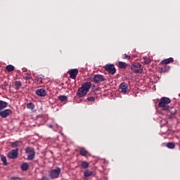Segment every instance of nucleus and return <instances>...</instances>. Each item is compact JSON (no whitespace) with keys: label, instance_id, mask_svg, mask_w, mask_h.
<instances>
[{"label":"nucleus","instance_id":"c9c22d12","mask_svg":"<svg viewBox=\"0 0 180 180\" xmlns=\"http://www.w3.org/2000/svg\"><path fill=\"white\" fill-rule=\"evenodd\" d=\"M4 86H8V82H4Z\"/></svg>","mask_w":180,"mask_h":180},{"label":"nucleus","instance_id":"9d476101","mask_svg":"<svg viewBox=\"0 0 180 180\" xmlns=\"http://www.w3.org/2000/svg\"><path fill=\"white\" fill-rule=\"evenodd\" d=\"M120 92L124 94V95H126V94H127V92H129L127 84H126L124 82L121 83L120 84Z\"/></svg>","mask_w":180,"mask_h":180},{"label":"nucleus","instance_id":"20e7f679","mask_svg":"<svg viewBox=\"0 0 180 180\" xmlns=\"http://www.w3.org/2000/svg\"><path fill=\"white\" fill-rule=\"evenodd\" d=\"M25 154H29L27 160V161H32L34 160V158L36 157V151H34V148L32 147H27L25 148Z\"/></svg>","mask_w":180,"mask_h":180},{"label":"nucleus","instance_id":"f8f14e48","mask_svg":"<svg viewBox=\"0 0 180 180\" xmlns=\"http://www.w3.org/2000/svg\"><path fill=\"white\" fill-rule=\"evenodd\" d=\"M36 94L38 96H46L47 95V91L44 90V89H38L36 90Z\"/></svg>","mask_w":180,"mask_h":180},{"label":"nucleus","instance_id":"e433bc0d","mask_svg":"<svg viewBox=\"0 0 180 180\" xmlns=\"http://www.w3.org/2000/svg\"><path fill=\"white\" fill-rule=\"evenodd\" d=\"M2 89H4V90L6 89V86H2Z\"/></svg>","mask_w":180,"mask_h":180},{"label":"nucleus","instance_id":"f257e3e1","mask_svg":"<svg viewBox=\"0 0 180 180\" xmlns=\"http://www.w3.org/2000/svg\"><path fill=\"white\" fill-rule=\"evenodd\" d=\"M91 86L92 84H91V82H84L82 84V86L78 89L77 91V96L79 98H84V96L89 92Z\"/></svg>","mask_w":180,"mask_h":180},{"label":"nucleus","instance_id":"72a5a7b5","mask_svg":"<svg viewBox=\"0 0 180 180\" xmlns=\"http://www.w3.org/2000/svg\"><path fill=\"white\" fill-rule=\"evenodd\" d=\"M11 180H22V179L19 178V177H12L11 179Z\"/></svg>","mask_w":180,"mask_h":180},{"label":"nucleus","instance_id":"f03ea898","mask_svg":"<svg viewBox=\"0 0 180 180\" xmlns=\"http://www.w3.org/2000/svg\"><path fill=\"white\" fill-rule=\"evenodd\" d=\"M169 103H171L169 98L162 97L158 103V108H160L162 110H169Z\"/></svg>","mask_w":180,"mask_h":180},{"label":"nucleus","instance_id":"0eeeda50","mask_svg":"<svg viewBox=\"0 0 180 180\" xmlns=\"http://www.w3.org/2000/svg\"><path fill=\"white\" fill-rule=\"evenodd\" d=\"M91 81L95 82V84H99V82H103V81H106V79L105 78V76L102 75H95L91 79Z\"/></svg>","mask_w":180,"mask_h":180},{"label":"nucleus","instance_id":"7c9ffc66","mask_svg":"<svg viewBox=\"0 0 180 180\" xmlns=\"http://www.w3.org/2000/svg\"><path fill=\"white\" fill-rule=\"evenodd\" d=\"M24 79H25V81H28L29 79H32V76H30V75H27L25 77Z\"/></svg>","mask_w":180,"mask_h":180},{"label":"nucleus","instance_id":"1a4fd4ad","mask_svg":"<svg viewBox=\"0 0 180 180\" xmlns=\"http://www.w3.org/2000/svg\"><path fill=\"white\" fill-rule=\"evenodd\" d=\"M70 78L72 79H77V75H78V69H71L68 71Z\"/></svg>","mask_w":180,"mask_h":180},{"label":"nucleus","instance_id":"393cba45","mask_svg":"<svg viewBox=\"0 0 180 180\" xmlns=\"http://www.w3.org/2000/svg\"><path fill=\"white\" fill-rule=\"evenodd\" d=\"M169 66L165 65L163 68H161V72H167V71H169Z\"/></svg>","mask_w":180,"mask_h":180},{"label":"nucleus","instance_id":"7ed1b4c3","mask_svg":"<svg viewBox=\"0 0 180 180\" xmlns=\"http://www.w3.org/2000/svg\"><path fill=\"white\" fill-rule=\"evenodd\" d=\"M49 177L50 179H57L61 174V168L56 167L49 171Z\"/></svg>","mask_w":180,"mask_h":180},{"label":"nucleus","instance_id":"ddd939ff","mask_svg":"<svg viewBox=\"0 0 180 180\" xmlns=\"http://www.w3.org/2000/svg\"><path fill=\"white\" fill-rule=\"evenodd\" d=\"M79 154L82 155V157H86L88 155L89 152L85 149V148H79Z\"/></svg>","mask_w":180,"mask_h":180},{"label":"nucleus","instance_id":"f704fd0d","mask_svg":"<svg viewBox=\"0 0 180 180\" xmlns=\"http://www.w3.org/2000/svg\"><path fill=\"white\" fill-rule=\"evenodd\" d=\"M41 180H51L50 179H49V177L47 176H43Z\"/></svg>","mask_w":180,"mask_h":180},{"label":"nucleus","instance_id":"c756f323","mask_svg":"<svg viewBox=\"0 0 180 180\" xmlns=\"http://www.w3.org/2000/svg\"><path fill=\"white\" fill-rule=\"evenodd\" d=\"M169 113H170V115H172V116H174V115H175V113H176V111H175V110L174 109V108H171L169 110Z\"/></svg>","mask_w":180,"mask_h":180},{"label":"nucleus","instance_id":"dca6fc26","mask_svg":"<svg viewBox=\"0 0 180 180\" xmlns=\"http://www.w3.org/2000/svg\"><path fill=\"white\" fill-rule=\"evenodd\" d=\"M13 88H15V89H20V88H22V82L20 81H15L14 82V86Z\"/></svg>","mask_w":180,"mask_h":180},{"label":"nucleus","instance_id":"9b49d317","mask_svg":"<svg viewBox=\"0 0 180 180\" xmlns=\"http://www.w3.org/2000/svg\"><path fill=\"white\" fill-rule=\"evenodd\" d=\"M11 115H12V111L9 109H6L0 112V116L1 117H3V119H6V117L11 116Z\"/></svg>","mask_w":180,"mask_h":180},{"label":"nucleus","instance_id":"5701e85b","mask_svg":"<svg viewBox=\"0 0 180 180\" xmlns=\"http://www.w3.org/2000/svg\"><path fill=\"white\" fill-rule=\"evenodd\" d=\"M21 169L22 171H27L29 169V165L27 163H22L21 165Z\"/></svg>","mask_w":180,"mask_h":180},{"label":"nucleus","instance_id":"2f4dec72","mask_svg":"<svg viewBox=\"0 0 180 180\" xmlns=\"http://www.w3.org/2000/svg\"><path fill=\"white\" fill-rule=\"evenodd\" d=\"M37 82L39 84H43V80H41V77H39L37 80Z\"/></svg>","mask_w":180,"mask_h":180},{"label":"nucleus","instance_id":"6ab92c4d","mask_svg":"<svg viewBox=\"0 0 180 180\" xmlns=\"http://www.w3.org/2000/svg\"><path fill=\"white\" fill-rule=\"evenodd\" d=\"M21 144H22L21 141H15L11 143V147L12 148H16V147H20Z\"/></svg>","mask_w":180,"mask_h":180},{"label":"nucleus","instance_id":"4be33fe9","mask_svg":"<svg viewBox=\"0 0 180 180\" xmlns=\"http://www.w3.org/2000/svg\"><path fill=\"white\" fill-rule=\"evenodd\" d=\"M6 70L8 72H12V71H15V67L12 65H8L6 67Z\"/></svg>","mask_w":180,"mask_h":180},{"label":"nucleus","instance_id":"f3484780","mask_svg":"<svg viewBox=\"0 0 180 180\" xmlns=\"http://www.w3.org/2000/svg\"><path fill=\"white\" fill-rule=\"evenodd\" d=\"M80 166L83 169H86L89 167V163L86 161H82Z\"/></svg>","mask_w":180,"mask_h":180},{"label":"nucleus","instance_id":"a878e982","mask_svg":"<svg viewBox=\"0 0 180 180\" xmlns=\"http://www.w3.org/2000/svg\"><path fill=\"white\" fill-rule=\"evenodd\" d=\"M167 148L173 149L175 148V143L172 142H169L167 143Z\"/></svg>","mask_w":180,"mask_h":180},{"label":"nucleus","instance_id":"cd10ccee","mask_svg":"<svg viewBox=\"0 0 180 180\" xmlns=\"http://www.w3.org/2000/svg\"><path fill=\"white\" fill-rule=\"evenodd\" d=\"M95 99H96L95 96H89V94L86 98V101L89 102H95Z\"/></svg>","mask_w":180,"mask_h":180},{"label":"nucleus","instance_id":"b1692460","mask_svg":"<svg viewBox=\"0 0 180 180\" xmlns=\"http://www.w3.org/2000/svg\"><path fill=\"white\" fill-rule=\"evenodd\" d=\"M34 108H35V105H34V103H29L27 104V108L30 109V110H33Z\"/></svg>","mask_w":180,"mask_h":180},{"label":"nucleus","instance_id":"39448f33","mask_svg":"<svg viewBox=\"0 0 180 180\" xmlns=\"http://www.w3.org/2000/svg\"><path fill=\"white\" fill-rule=\"evenodd\" d=\"M131 70L133 71V72H135V74L143 72V68L141 67V64L139 63L132 64L131 66Z\"/></svg>","mask_w":180,"mask_h":180},{"label":"nucleus","instance_id":"aec40b11","mask_svg":"<svg viewBox=\"0 0 180 180\" xmlns=\"http://www.w3.org/2000/svg\"><path fill=\"white\" fill-rule=\"evenodd\" d=\"M0 157H1V160L3 162V165L6 167V165H8V162L6 161V157L4 155H0Z\"/></svg>","mask_w":180,"mask_h":180},{"label":"nucleus","instance_id":"c85d7f7f","mask_svg":"<svg viewBox=\"0 0 180 180\" xmlns=\"http://www.w3.org/2000/svg\"><path fill=\"white\" fill-rule=\"evenodd\" d=\"M143 60L144 64L147 65V64H150V63H151V60L149 58H148V57H144L143 58Z\"/></svg>","mask_w":180,"mask_h":180},{"label":"nucleus","instance_id":"6e6552de","mask_svg":"<svg viewBox=\"0 0 180 180\" xmlns=\"http://www.w3.org/2000/svg\"><path fill=\"white\" fill-rule=\"evenodd\" d=\"M105 70L107 71V72H108V74H110L111 75L116 74V68H115V65L113 64L105 65Z\"/></svg>","mask_w":180,"mask_h":180},{"label":"nucleus","instance_id":"4c0bfd02","mask_svg":"<svg viewBox=\"0 0 180 180\" xmlns=\"http://www.w3.org/2000/svg\"><path fill=\"white\" fill-rule=\"evenodd\" d=\"M50 129H53V125H49Z\"/></svg>","mask_w":180,"mask_h":180},{"label":"nucleus","instance_id":"423d86ee","mask_svg":"<svg viewBox=\"0 0 180 180\" xmlns=\"http://www.w3.org/2000/svg\"><path fill=\"white\" fill-rule=\"evenodd\" d=\"M19 155V148H15L10 150L8 153V158L11 160H16L18 156Z\"/></svg>","mask_w":180,"mask_h":180},{"label":"nucleus","instance_id":"412c9836","mask_svg":"<svg viewBox=\"0 0 180 180\" xmlns=\"http://www.w3.org/2000/svg\"><path fill=\"white\" fill-rule=\"evenodd\" d=\"M6 106H8V103L4 101H0V110H2V109H5Z\"/></svg>","mask_w":180,"mask_h":180},{"label":"nucleus","instance_id":"bb28decb","mask_svg":"<svg viewBox=\"0 0 180 180\" xmlns=\"http://www.w3.org/2000/svg\"><path fill=\"white\" fill-rule=\"evenodd\" d=\"M59 101H60V102H67L68 98L66 96H60L58 97Z\"/></svg>","mask_w":180,"mask_h":180},{"label":"nucleus","instance_id":"4468645a","mask_svg":"<svg viewBox=\"0 0 180 180\" xmlns=\"http://www.w3.org/2000/svg\"><path fill=\"white\" fill-rule=\"evenodd\" d=\"M94 175V172L89 170V169H86L84 172V176L85 178H89V176H92Z\"/></svg>","mask_w":180,"mask_h":180},{"label":"nucleus","instance_id":"a211bd4d","mask_svg":"<svg viewBox=\"0 0 180 180\" xmlns=\"http://www.w3.org/2000/svg\"><path fill=\"white\" fill-rule=\"evenodd\" d=\"M118 65L122 70H126V68H127V64L124 62H119Z\"/></svg>","mask_w":180,"mask_h":180},{"label":"nucleus","instance_id":"473e14b6","mask_svg":"<svg viewBox=\"0 0 180 180\" xmlns=\"http://www.w3.org/2000/svg\"><path fill=\"white\" fill-rule=\"evenodd\" d=\"M124 58H125L126 60H130L131 57H130V56H128V55H127V54H124Z\"/></svg>","mask_w":180,"mask_h":180},{"label":"nucleus","instance_id":"2eb2a0df","mask_svg":"<svg viewBox=\"0 0 180 180\" xmlns=\"http://www.w3.org/2000/svg\"><path fill=\"white\" fill-rule=\"evenodd\" d=\"M171 63H174V58H169L167 59H165L160 62V64H171Z\"/></svg>","mask_w":180,"mask_h":180}]
</instances>
